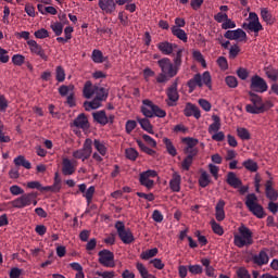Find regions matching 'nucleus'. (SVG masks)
Segmentation results:
<instances>
[{"mask_svg": "<svg viewBox=\"0 0 278 278\" xmlns=\"http://www.w3.org/2000/svg\"><path fill=\"white\" fill-rule=\"evenodd\" d=\"M157 65L161 68V73L156 77L157 84H166V81L173 79V77H176L177 73H179V71L175 68L173 62L168 58L159 60Z\"/></svg>", "mask_w": 278, "mask_h": 278, "instance_id": "obj_1", "label": "nucleus"}, {"mask_svg": "<svg viewBox=\"0 0 278 278\" xmlns=\"http://www.w3.org/2000/svg\"><path fill=\"white\" fill-rule=\"evenodd\" d=\"M203 84L207 86L208 90H212V75L210 72H204L202 76L201 74H195L193 78L188 80L189 93L194 92L197 86L198 88H203Z\"/></svg>", "mask_w": 278, "mask_h": 278, "instance_id": "obj_2", "label": "nucleus"}, {"mask_svg": "<svg viewBox=\"0 0 278 278\" xmlns=\"http://www.w3.org/2000/svg\"><path fill=\"white\" fill-rule=\"evenodd\" d=\"M239 233L235 235V247L243 249V247H251L253 244V231L244 226V224L239 227Z\"/></svg>", "mask_w": 278, "mask_h": 278, "instance_id": "obj_3", "label": "nucleus"}, {"mask_svg": "<svg viewBox=\"0 0 278 278\" xmlns=\"http://www.w3.org/2000/svg\"><path fill=\"white\" fill-rule=\"evenodd\" d=\"M143 106H141V112L146 118H165L166 117V111L162 110L157 106V104H154L151 100H143L142 101Z\"/></svg>", "mask_w": 278, "mask_h": 278, "instance_id": "obj_4", "label": "nucleus"}, {"mask_svg": "<svg viewBox=\"0 0 278 278\" xmlns=\"http://www.w3.org/2000/svg\"><path fill=\"white\" fill-rule=\"evenodd\" d=\"M38 192L23 193L17 199L10 202L12 207L16 210H23V207H29V205H38Z\"/></svg>", "mask_w": 278, "mask_h": 278, "instance_id": "obj_5", "label": "nucleus"}, {"mask_svg": "<svg viewBox=\"0 0 278 278\" xmlns=\"http://www.w3.org/2000/svg\"><path fill=\"white\" fill-rule=\"evenodd\" d=\"M245 205L248 210L252 212L254 216H256V218H264V216H266V213L264 212V206L257 203V195H255V193H249L247 195Z\"/></svg>", "mask_w": 278, "mask_h": 278, "instance_id": "obj_6", "label": "nucleus"}, {"mask_svg": "<svg viewBox=\"0 0 278 278\" xmlns=\"http://www.w3.org/2000/svg\"><path fill=\"white\" fill-rule=\"evenodd\" d=\"M90 155H92V139L87 138L83 144V149L73 152V157L86 162V160H90Z\"/></svg>", "mask_w": 278, "mask_h": 278, "instance_id": "obj_7", "label": "nucleus"}, {"mask_svg": "<svg viewBox=\"0 0 278 278\" xmlns=\"http://www.w3.org/2000/svg\"><path fill=\"white\" fill-rule=\"evenodd\" d=\"M115 229H117V233L122 242L124 244H131L136 241V238H134V233L131 232V229L125 228V223L123 222H116L115 223Z\"/></svg>", "mask_w": 278, "mask_h": 278, "instance_id": "obj_8", "label": "nucleus"}, {"mask_svg": "<svg viewBox=\"0 0 278 278\" xmlns=\"http://www.w3.org/2000/svg\"><path fill=\"white\" fill-rule=\"evenodd\" d=\"M98 255V262L101 266H104L105 268H114L116 266V262H114V252L104 249L100 251Z\"/></svg>", "mask_w": 278, "mask_h": 278, "instance_id": "obj_9", "label": "nucleus"}, {"mask_svg": "<svg viewBox=\"0 0 278 278\" xmlns=\"http://www.w3.org/2000/svg\"><path fill=\"white\" fill-rule=\"evenodd\" d=\"M151 177H157V172L153 169H148L139 175V184L144 186L148 190H152L155 186V181Z\"/></svg>", "mask_w": 278, "mask_h": 278, "instance_id": "obj_10", "label": "nucleus"}, {"mask_svg": "<svg viewBox=\"0 0 278 278\" xmlns=\"http://www.w3.org/2000/svg\"><path fill=\"white\" fill-rule=\"evenodd\" d=\"M250 90L253 92H266L268 90V84L260 75L251 77Z\"/></svg>", "mask_w": 278, "mask_h": 278, "instance_id": "obj_11", "label": "nucleus"}, {"mask_svg": "<svg viewBox=\"0 0 278 278\" xmlns=\"http://www.w3.org/2000/svg\"><path fill=\"white\" fill-rule=\"evenodd\" d=\"M273 105L270 101H266L265 103L261 102V105L256 108L253 106V104H248L245 111L248 114H264V112H268Z\"/></svg>", "mask_w": 278, "mask_h": 278, "instance_id": "obj_12", "label": "nucleus"}, {"mask_svg": "<svg viewBox=\"0 0 278 278\" xmlns=\"http://www.w3.org/2000/svg\"><path fill=\"white\" fill-rule=\"evenodd\" d=\"M224 38H227V40H240V42H247V33L242 30V28L227 30L224 34Z\"/></svg>", "mask_w": 278, "mask_h": 278, "instance_id": "obj_13", "label": "nucleus"}, {"mask_svg": "<svg viewBox=\"0 0 278 278\" xmlns=\"http://www.w3.org/2000/svg\"><path fill=\"white\" fill-rule=\"evenodd\" d=\"M27 45L31 53H35V55H39V58H41V60H43L45 62L49 60V56L45 53V49H42V46L38 45L36 40L30 39L27 41Z\"/></svg>", "mask_w": 278, "mask_h": 278, "instance_id": "obj_14", "label": "nucleus"}, {"mask_svg": "<svg viewBox=\"0 0 278 278\" xmlns=\"http://www.w3.org/2000/svg\"><path fill=\"white\" fill-rule=\"evenodd\" d=\"M60 190H62V178H60V173H55L54 174V182L52 186H46L42 187L41 186V190L40 192H54L58 193L60 192Z\"/></svg>", "mask_w": 278, "mask_h": 278, "instance_id": "obj_15", "label": "nucleus"}, {"mask_svg": "<svg viewBox=\"0 0 278 278\" xmlns=\"http://www.w3.org/2000/svg\"><path fill=\"white\" fill-rule=\"evenodd\" d=\"M184 114L187 117L194 116L197 118V121H199V118H201V110L199 109V106H197L195 104H192L190 102H188L186 104Z\"/></svg>", "mask_w": 278, "mask_h": 278, "instance_id": "obj_16", "label": "nucleus"}, {"mask_svg": "<svg viewBox=\"0 0 278 278\" xmlns=\"http://www.w3.org/2000/svg\"><path fill=\"white\" fill-rule=\"evenodd\" d=\"M179 84V78H176L172 86L167 89V98L172 103L179 101V92L177 91V86Z\"/></svg>", "mask_w": 278, "mask_h": 278, "instance_id": "obj_17", "label": "nucleus"}, {"mask_svg": "<svg viewBox=\"0 0 278 278\" xmlns=\"http://www.w3.org/2000/svg\"><path fill=\"white\" fill-rule=\"evenodd\" d=\"M169 188L172 192H180L181 190V175L179 173L174 172L172 175V179L169 180Z\"/></svg>", "mask_w": 278, "mask_h": 278, "instance_id": "obj_18", "label": "nucleus"}, {"mask_svg": "<svg viewBox=\"0 0 278 278\" xmlns=\"http://www.w3.org/2000/svg\"><path fill=\"white\" fill-rule=\"evenodd\" d=\"M72 127H77L78 129H88L90 124H88V117L85 113L79 114L73 122Z\"/></svg>", "mask_w": 278, "mask_h": 278, "instance_id": "obj_19", "label": "nucleus"}, {"mask_svg": "<svg viewBox=\"0 0 278 278\" xmlns=\"http://www.w3.org/2000/svg\"><path fill=\"white\" fill-rule=\"evenodd\" d=\"M98 5L106 14H112L116 10V2L114 0H99Z\"/></svg>", "mask_w": 278, "mask_h": 278, "instance_id": "obj_20", "label": "nucleus"}, {"mask_svg": "<svg viewBox=\"0 0 278 278\" xmlns=\"http://www.w3.org/2000/svg\"><path fill=\"white\" fill-rule=\"evenodd\" d=\"M268 253H266V250H261L258 254H255L252 257V261L257 266H264L265 264H268Z\"/></svg>", "mask_w": 278, "mask_h": 278, "instance_id": "obj_21", "label": "nucleus"}, {"mask_svg": "<svg viewBox=\"0 0 278 278\" xmlns=\"http://www.w3.org/2000/svg\"><path fill=\"white\" fill-rule=\"evenodd\" d=\"M215 218L218 223L225 220V200L223 199L218 200L215 206Z\"/></svg>", "mask_w": 278, "mask_h": 278, "instance_id": "obj_22", "label": "nucleus"}, {"mask_svg": "<svg viewBox=\"0 0 278 278\" xmlns=\"http://www.w3.org/2000/svg\"><path fill=\"white\" fill-rule=\"evenodd\" d=\"M157 49L163 53V55H170L174 49H177V45H173L168 41H163L157 43Z\"/></svg>", "mask_w": 278, "mask_h": 278, "instance_id": "obj_23", "label": "nucleus"}, {"mask_svg": "<svg viewBox=\"0 0 278 278\" xmlns=\"http://www.w3.org/2000/svg\"><path fill=\"white\" fill-rule=\"evenodd\" d=\"M265 194L269 201H277L278 191L273 188V180H267L265 184Z\"/></svg>", "mask_w": 278, "mask_h": 278, "instance_id": "obj_24", "label": "nucleus"}, {"mask_svg": "<svg viewBox=\"0 0 278 278\" xmlns=\"http://www.w3.org/2000/svg\"><path fill=\"white\" fill-rule=\"evenodd\" d=\"M94 92H97V86H92V81L87 80L83 88V96L85 99H92Z\"/></svg>", "mask_w": 278, "mask_h": 278, "instance_id": "obj_25", "label": "nucleus"}, {"mask_svg": "<svg viewBox=\"0 0 278 278\" xmlns=\"http://www.w3.org/2000/svg\"><path fill=\"white\" fill-rule=\"evenodd\" d=\"M94 123H98L99 125H108V114L105 111H97L92 113Z\"/></svg>", "mask_w": 278, "mask_h": 278, "instance_id": "obj_26", "label": "nucleus"}, {"mask_svg": "<svg viewBox=\"0 0 278 278\" xmlns=\"http://www.w3.org/2000/svg\"><path fill=\"white\" fill-rule=\"evenodd\" d=\"M226 184H228V186H231V188H240V186H242V180L236 177V173L229 172L227 174Z\"/></svg>", "mask_w": 278, "mask_h": 278, "instance_id": "obj_27", "label": "nucleus"}, {"mask_svg": "<svg viewBox=\"0 0 278 278\" xmlns=\"http://www.w3.org/2000/svg\"><path fill=\"white\" fill-rule=\"evenodd\" d=\"M242 28L249 29V31H254V34H260V31L264 29V27L262 26V23L260 22L243 23Z\"/></svg>", "mask_w": 278, "mask_h": 278, "instance_id": "obj_28", "label": "nucleus"}, {"mask_svg": "<svg viewBox=\"0 0 278 278\" xmlns=\"http://www.w3.org/2000/svg\"><path fill=\"white\" fill-rule=\"evenodd\" d=\"M62 173L65 176L73 175L75 173V165L68 159H63Z\"/></svg>", "mask_w": 278, "mask_h": 278, "instance_id": "obj_29", "label": "nucleus"}, {"mask_svg": "<svg viewBox=\"0 0 278 278\" xmlns=\"http://www.w3.org/2000/svg\"><path fill=\"white\" fill-rule=\"evenodd\" d=\"M139 149L143 152L147 153V155H150L151 157H157V152L149 147H147V144H144V142H142V140L137 139L136 140Z\"/></svg>", "mask_w": 278, "mask_h": 278, "instance_id": "obj_30", "label": "nucleus"}, {"mask_svg": "<svg viewBox=\"0 0 278 278\" xmlns=\"http://www.w3.org/2000/svg\"><path fill=\"white\" fill-rule=\"evenodd\" d=\"M261 16L267 25H275L276 20L273 17V14H270L267 8L261 10Z\"/></svg>", "mask_w": 278, "mask_h": 278, "instance_id": "obj_31", "label": "nucleus"}, {"mask_svg": "<svg viewBox=\"0 0 278 278\" xmlns=\"http://www.w3.org/2000/svg\"><path fill=\"white\" fill-rule=\"evenodd\" d=\"M172 34L173 36H176L178 40H181L182 42H188V34H186V30L177 27H172Z\"/></svg>", "mask_w": 278, "mask_h": 278, "instance_id": "obj_32", "label": "nucleus"}, {"mask_svg": "<svg viewBox=\"0 0 278 278\" xmlns=\"http://www.w3.org/2000/svg\"><path fill=\"white\" fill-rule=\"evenodd\" d=\"M13 162L17 168H20V166H23L27 170L31 168V163H29V161H26L24 155H18L14 159Z\"/></svg>", "mask_w": 278, "mask_h": 278, "instance_id": "obj_33", "label": "nucleus"}, {"mask_svg": "<svg viewBox=\"0 0 278 278\" xmlns=\"http://www.w3.org/2000/svg\"><path fill=\"white\" fill-rule=\"evenodd\" d=\"M213 124L208 126V134H216L220 129V117L218 115H213Z\"/></svg>", "mask_w": 278, "mask_h": 278, "instance_id": "obj_34", "label": "nucleus"}, {"mask_svg": "<svg viewBox=\"0 0 278 278\" xmlns=\"http://www.w3.org/2000/svg\"><path fill=\"white\" fill-rule=\"evenodd\" d=\"M96 99L100 102L106 101L109 97V91L103 87H96Z\"/></svg>", "mask_w": 278, "mask_h": 278, "instance_id": "obj_35", "label": "nucleus"}, {"mask_svg": "<svg viewBox=\"0 0 278 278\" xmlns=\"http://www.w3.org/2000/svg\"><path fill=\"white\" fill-rule=\"evenodd\" d=\"M242 166L250 173H257L260 166L257 165V162L253 161L252 159H249L242 163Z\"/></svg>", "mask_w": 278, "mask_h": 278, "instance_id": "obj_36", "label": "nucleus"}, {"mask_svg": "<svg viewBox=\"0 0 278 278\" xmlns=\"http://www.w3.org/2000/svg\"><path fill=\"white\" fill-rule=\"evenodd\" d=\"M137 121L144 131L148 134H154L153 125H151V121H149V118H138Z\"/></svg>", "mask_w": 278, "mask_h": 278, "instance_id": "obj_37", "label": "nucleus"}, {"mask_svg": "<svg viewBox=\"0 0 278 278\" xmlns=\"http://www.w3.org/2000/svg\"><path fill=\"white\" fill-rule=\"evenodd\" d=\"M163 142L165 144L166 151L169 155H172V157H175L177 155V149L175 148V146L173 144V141H170V139L168 138H164Z\"/></svg>", "mask_w": 278, "mask_h": 278, "instance_id": "obj_38", "label": "nucleus"}, {"mask_svg": "<svg viewBox=\"0 0 278 278\" xmlns=\"http://www.w3.org/2000/svg\"><path fill=\"white\" fill-rule=\"evenodd\" d=\"M100 105H101V101L98 100L97 98H94L90 102H88V101L84 102V108H85L86 112H90V110H99Z\"/></svg>", "mask_w": 278, "mask_h": 278, "instance_id": "obj_39", "label": "nucleus"}, {"mask_svg": "<svg viewBox=\"0 0 278 278\" xmlns=\"http://www.w3.org/2000/svg\"><path fill=\"white\" fill-rule=\"evenodd\" d=\"M211 180H210V174H207V172L202 170L200 178H199V186L201 188H207V186H210Z\"/></svg>", "mask_w": 278, "mask_h": 278, "instance_id": "obj_40", "label": "nucleus"}, {"mask_svg": "<svg viewBox=\"0 0 278 278\" xmlns=\"http://www.w3.org/2000/svg\"><path fill=\"white\" fill-rule=\"evenodd\" d=\"M93 147H94V149L98 150L100 155H102V156L108 155V148L105 147V144L101 143V140L94 139L93 140Z\"/></svg>", "mask_w": 278, "mask_h": 278, "instance_id": "obj_41", "label": "nucleus"}, {"mask_svg": "<svg viewBox=\"0 0 278 278\" xmlns=\"http://www.w3.org/2000/svg\"><path fill=\"white\" fill-rule=\"evenodd\" d=\"M91 59L96 64H102V62H105V60H108V58H103V52H101V50H93Z\"/></svg>", "mask_w": 278, "mask_h": 278, "instance_id": "obj_42", "label": "nucleus"}, {"mask_svg": "<svg viewBox=\"0 0 278 278\" xmlns=\"http://www.w3.org/2000/svg\"><path fill=\"white\" fill-rule=\"evenodd\" d=\"M237 136L241 140H251V132H249V129H247L244 127H238L237 128Z\"/></svg>", "mask_w": 278, "mask_h": 278, "instance_id": "obj_43", "label": "nucleus"}, {"mask_svg": "<svg viewBox=\"0 0 278 278\" xmlns=\"http://www.w3.org/2000/svg\"><path fill=\"white\" fill-rule=\"evenodd\" d=\"M250 101L253 103V108H260L262 105V97H260L257 93H254L253 91H249Z\"/></svg>", "mask_w": 278, "mask_h": 278, "instance_id": "obj_44", "label": "nucleus"}, {"mask_svg": "<svg viewBox=\"0 0 278 278\" xmlns=\"http://www.w3.org/2000/svg\"><path fill=\"white\" fill-rule=\"evenodd\" d=\"M55 79L56 81H59V84H62V81L66 79V72L64 71V67H62V65L56 66Z\"/></svg>", "mask_w": 278, "mask_h": 278, "instance_id": "obj_45", "label": "nucleus"}, {"mask_svg": "<svg viewBox=\"0 0 278 278\" xmlns=\"http://www.w3.org/2000/svg\"><path fill=\"white\" fill-rule=\"evenodd\" d=\"M193 59L202 64L203 68H207V63L205 62V58H203V54L199 50H194L193 53Z\"/></svg>", "mask_w": 278, "mask_h": 278, "instance_id": "obj_46", "label": "nucleus"}, {"mask_svg": "<svg viewBox=\"0 0 278 278\" xmlns=\"http://www.w3.org/2000/svg\"><path fill=\"white\" fill-rule=\"evenodd\" d=\"M125 155L127 160H131L132 162H136V160H138V151L134 148L126 149Z\"/></svg>", "mask_w": 278, "mask_h": 278, "instance_id": "obj_47", "label": "nucleus"}, {"mask_svg": "<svg viewBox=\"0 0 278 278\" xmlns=\"http://www.w3.org/2000/svg\"><path fill=\"white\" fill-rule=\"evenodd\" d=\"M182 142H186L187 147L185 149H194L199 144V139L186 137L182 139Z\"/></svg>", "mask_w": 278, "mask_h": 278, "instance_id": "obj_48", "label": "nucleus"}, {"mask_svg": "<svg viewBox=\"0 0 278 278\" xmlns=\"http://www.w3.org/2000/svg\"><path fill=\"white\" fill-rule=\"evenodd\" d=\"M211 227L217 236H223V233H225L223 226H220V224L216 223L215 219L211 220Z\"/></svg>", "mask_w": 278, "mask_h": 278, "instance_id": "obj_49", "label": "nucleus"}, {"mask_svg": "<svg viewBox=\"0 0 278 278\" xmlns=\"http://www.w3.org/2000/svg\"><path fill=\"white\" fill-rule=\"evenodd\" d=\"M265 75L270 79L271 81H277L278 79V70H275L273 67H268L265 72Z\"/></svg>", "mask_w": 278, "mask_h": 278, "instance_id": "obj_50", "label": "nucleus"}, {"mask_svg": "<svg viewBox=\"0 0 278 278\" xmlns=\"http://www.w3.org/2000/svg\"><path fill=\"white\" fill-rule=\"evenodd\" d=\"M182 53H184V50L182 49H180V50H178L177 51V53H176V56L174 58V63H173V65L175 66V68L177 70V71H179V68L181 67V58H182Z\"/></svg>", "mask_w": 278, "mask_h": 278, "instance_id": "obj_51", "label": "nucleus"}, {"mask_svg": "<svg viewBox=\"0 0 278 278\" xmlns=\"http://www.w3.org/2000/svg\"><path fill=\"white\" fill-rule=\"evenodd\" d=\"M96 188L94 186L89 187L86 191L84 197L87 199L88 205L92 203V198L94 197Z\"/></svg>", "mask_w": 278, "mask_h": 278, "instance_id": "obj_52", "label": "nucleus"}, {"mask_svg": "<svg viewBox=\"0 0 278 278\" xmlns=\"http://www.w3.org/2000/svg\"><path fill=\"white\" fill-rule=\"evenodd\" d=\"M240 53V46L238 45H232L229 49V59L230 60H236Z\"/></svg>", "mask_w": 278, "mask_h": 278, "instance_id": "obj_53", "label": "nucleus"}, {"mask_svg": "<svg viewBox=\"0 0 278 278\" xmlns=\"http://www.w3.org/2000/svg\"><path fill=\"white\" fill-rule=\"evenodd\" d=\"M157 255V248H153L148 250L141 254V260H151V257H155Z\"/></svg>", "mask_w": 278, "mask_h": 278, "instance_id": "obj_54", "label": "nucleus"}, {"mask_svg": "<svg viewBox=\"0 0 278 278\" xmlns=\"http://www.w3.org/2000/svg\"><path fill=\"white\" fill-rule=\"evenodd\" d=\"M193 162H194V159H192V156H186L181 162L182 170H190V167L192 166Z\"/></svg>", "mask_w": 278, "mask_h": 278, "instance_id": "obj_55", "label": "nucleus"}, {"mask_svg": "<svg viewBox=\"0 0 278 278\" xmlns=\"http://www.w3.org/2000/svg\"><path fill=\"white\" fill-rule=\"evenodd\" d=\"M12 62L15 66H23L25 64V56L23 54H15L12 56Z\"/></svg>", "mask_w": 278, "mask_h": 278, "instance_id": "obj_56", "label": "nucleus"}, {"mask_svg": "<svg viewBox=\"0 0 278 278\" xmlns=\"http://www.w3.org/2000/svg\"><path fill=\"white\" fill-rule=\"evenodd\" d=\"M225 81L228 88H238V78H236V76H227Z\"/></svg>", "mask_w": 278, "mask_h": 278, "instance_id": "obj_57", "label": "nucleus"}, {"mask_svg": "<svg viewBox=\"0 0 278 278\" xmlns=\"http://www.w3.org/2000/svg\"><path fill=\"white\" fill-rule=\"evenodd\" d=\"M136 267H137V270L140 273L142 278H149L150 277L149 270H147V267H144V264L137 263Z\"/></svg>", "mask_w": 278, "mask_h": 278, "instance_id": "obj_58", "label": "nucleus"}, {"mask_svg": "<svg viewBox=\"0 0 278 278\" xmlns=\"http://www.w3.org/2000/svg\"><path fill=\"white\" fill-rule=\"evenodd\" d=\"M75 89V86L73 85H70V86H66V85H62L60 88H59V94L61 97H66V94H68L70 90H74Z\"/></svg>", "mask_w": 278, "mask_h": 278, "instance_id": "obj_59", "label": "nucleus"}, {"mask_svg": "<svg viewBox=\"0 0 278 278\" xmlns=\"http://www.w3.org/2000/svg\"><path fill=\"white\" fill-rule=\"evenodd\" d=\"M188 270H189V273H191V275H202L203 274V267L201 265H189Z\"/></svg>", "mask_w": 278, "mask_h": 278, "instance_id": "obj_60", "label": "nucleus"}, {"mask_svg": "<svg viewBox=\"0 0 278 278\" xmlns=\"http://www.w3.org/2000/svg\"><path fill=\"white\" fill-rule=\"evenodd\" d=\"M34 36L35 38H39L40 40L49 38V30H47L46 28L38 29L34 33Z\"/></svg>", "mask_w": 278, "mask_h": 278, "instance_id": "obj_61", "label": "nucleus"}, {"mask_svg": "<svg viewBox=\"0 0 278 278\" xmlns=\"http://www.w3.org/2000/svg\"><path fill=\"white\" fill-rule=\"evenodd\" d=\"M237 75H238L239 79H242L244 81V79L249 78V70L244 68V67H239L237 70Z\"/></svg>", "mask_w": 278, "mask_h": 278, "instance_id": "obj_62", "label": "nucleus"}, {"mask_svg": "<svg viewBox=\"0 0 278 278\" xmlns=\"http://www.w3.org/2000/svg\"><path fill=\"white\" fill-rule=\"evenodd\" d=\"M217 64L219 68H222V71H227V68H229V63L227 62V58L225 56H219L217 59Z\"/></svg>", "mask_w": 278, "mask_h": 278, "instance_id": "obj_63", "label": "nucleus"}, {"mask_svg": "<svg viewBox=\"0 0 278 278\" xmlns=\"http://www.w3.org/2000/svg\"><path fill=\"white\" fill-rule=\"evenodd\" d=\"M237 277L239 278H251V274H249V270L244 267H241L237 270Z\"/></svg>", "mask_w": 278, "mask_h": 278, "instance_id": "obj_64", "label": "nucleus"}]
</instances>
